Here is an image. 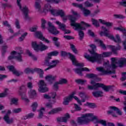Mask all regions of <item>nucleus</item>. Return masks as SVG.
<instances>
[{"label": "nucleus", "mask_w": 126, "mask_h": 126, "mask_svg": "<svg viewBox=\"0 0 126 126\" xmlns=\"http://www.w3.org/2000/svg\"><path fill=\"white\" fill-rule=\"evenodd\" d=\"M27 35H28V33H27V32L24 33L23 34L21 35V37H19V42H22L23 41H24V39H25L26 36H27Z\"/></svg>", "instance_id": "58836bf2"}, {"label": "nucleus", "mask_w": 126, "mask_h": 126, "mask_svg": "<svg viewBox=\"0 0 126 126\" xmlns=\"http://www.w3.org/2000/svg\"><path fill=\"white\" fill-rule=\"evenodd\" d=\"M49 89L47 87V85L45 84L44 80H40L39 81L38 91L41 93H45L48 92Z\"/></svg>", "instance_id": "ddd939ff"}, {"label": "nucleus", "mask_w": 126, "mask_h": 126, "mask_svg": "<svg viewBox=\"0 0 126 126\" xmlns=\"http://www.w3.org/2000/svg\"><path fill=\"white\" fill-rule=\"evenodd\" d=\"M74 99H75V100H76V101H77V103H78V104H79V105H80L81 106L82 105V103H84V102H85V100L84 99H82V100H79V98H78V97H77V96H74Z\"/></svg>", "instance_id": "a18cd8bd"}, {"label": "nucleus", "mask_w": 126, "mask_h": 126, "mask_svg": "<svg viewBox=\"0 0 126 126\" xmlns=\"http://www.w3.org/2000/svg\"><path fill=\"white\" fill-rule=\"evenodd\" d=\"M27 93V88L25 85H22L19 88V94L22 97V99L25 102V103H29L30 100L27 98V95L26 93Z\"/></svg>", "instance_id": "6e6552de"}, {"label": "nucleus", "mask_w": 126, "mask_h": 126, "mask_svg": "<svg viewBox=\"0 0 126 126\" xmlns=\"http://www.w3.org/2000/svg\"><path fill=\"white\" fill-rule=\"evenodd\" d=\"M15 24L16 28L18 29L20 28V24H19V20H18V19L15 20Z\"/></svg>", "instance_id": "e2e57ef3"}, {"label": "nucleus", "mask_w": 126, "mask_h": 126, "mask_svg": "<svg viewBox=\"0 0 126 126\" xmlns=\"http://www.w3.org/2000/svg\"><path fill=\"white\" fill-rule=\"evenodd\" d=\"M28 93L30 98L31 99H35L37 97V92L35 90H30Z\"/></svg>", "instance_id": "c85d7f7f"}, {"label": "nucleus", "mask_w": 126, "mask_h": 126, "mask_svg": "<svg viewBox=\"0 0 126 126\" xmlns=\"http://www.w3.org/2000/svg\"><path fill=\"white\" fill-rule=\"evenodd\" d=\"M52 40L54 41V44L56 47H59L60 46H61V43L60 42L58 41V38L57 37H53Z\"/></svg>", "instance_id": "79ce46f5"}, {"label": "nucleus", "mask_w": 126, "mask_h": 126, "mask_svg": "<svg viewBox=\"0 0 126 126\" xmlns=\"http://www.w3.org/2000/svg\"><path fill=\"white\" fill-rule=\"evenodd\" d=\"M35 37L39 38V39H40V40H41L42 41H44V42H45V43H47V44L51 43V41H50V40L47 39V38H45L44 36H43V34H42V32H36L35 33Z\"/></svg>", "instance_id": "412c9836"}, {"label": "nucleus", "mask_w": 126, "mask_h": 126, "mask_svg": "<svg viewBox=\"0 0 126 126\" xmlns=\"http://www.w3.org/2000/svg\"><path fill=\"white\" fill-rule=\"evenodd\" d=\"M34 71H36L38 73L40 78H43L44 77V71L42 69L39 68H34Z\"/></svg>", "instance_id": "7c9ffc66"}, {"label": "nucleus", "mask_w": 126, "mask_h": 126, "mask_svg": "<svg viewBox=\"0 0 126 126\" xmlns=\"http://www.w3.org/2000/svg\"><path fill=\"white\" fill-rule=\"evenodd\" d=\"M73 70L80 76H82V71H90L87 67H80L73 69Z\"/></svg>", "instance_id": "a211bd4d"}, {"label": "nucleus", "mask_w": 126, "mask_h": 126, "mask_svg": "<svg viewBox=\"0 0 126 126\" xmlns=\"http://www.w3.org/2000/svg\"><path fill=\"white\" fill-rule=\"evenodd\" d=\"M27 53L30 57H31L33 61H37V58L35 56L33 55V54H32V53L30 52V51H28Z\"/></svg>", "instance_id": "5fc2aeb1"}, {"label": "nucleus", "mask_w": 126, "mask_h": 126, "mask_svg": "<svg viewBox=\"0 0 126 126\" xmlns=\"http://www.w3.org/2000/svg\"><path fill=\"white\" fill-rule=\"evenodd\" d=\"M87 81L86 80L83 79H77L75 80V82L78 84H85L86 83Z\"/></svg>", "instance_id": "8fccbe9b"}, {"label": "nucleus", "mask_w": 126, "mask_h": 126, "mask_svg": "<svg viewBox=\"0 0 126 126\" xmlns=\"http://www.w3.org/2000/svg\"><path fill=\"white\" fill-rule=\"evenodd\" d=\"M121 1L119 2L120 5L126 7V0H121Z\"/></svg>", "instance_id": "338daca9"}, {"label": "nucleus", "mask_w": 126, "mask_h": 126, "mask_svg": "<svg viewBox=\"0 0 126 126\" xmlns=\"http://www.w3.org/2000/svg\"><path fill=\"white\" fill-rule=\"evenodd\" d=\"M92 94L94 97H103V92L101 91L93 92Z\"/></svg>", "instance_id": "473e14b6"}, {"label": "nucleus", "mask_w": 126, "mask_h": 126, "mask_svg": "<svg viewBox=\"0 0 126 126\" xmlns=\"http://www.w3.org/2000/svg\"><path fill=\"white\" fill-rule=\"evenodd\" d=\"M10 113H11V112L10 110L8 111L7 114L4 116L3 118L4 121H5L6 124H8V125L13 123V118H9V115H10Z\"/></svg>", "instance_id": "aec40b11"}, {"label": "nucleus", "mask_w": 126, "mask_h": 126, "mask_svg": "<svg viewBox=\"0 0 126 126\" xmlns=\"http://www.w3.org/2000/svg\"><path fill=\"white\" fill-rule=\"evenodd\" d=\"M68 119H69V114H66L64 117H58L57 118V122H59L60 123H66Z\"/></svg>", "instance_id": "bb28decb"}, {"label": "nucleus", "mask_w": 126, "mask_h": 126, "mask_svg": "<svg viewBox=\"0 0 126 126\" xmlns=\"http://www.w3.org/2000/svg\"><path fill=\"white\" fill-rule=\"evenodd\" d=\"M37 107H38V103L37 102H34L32 103V112H35V111L37 110Z\"/></svg>", "instance_id": "a19ab883"}, {"label": "nucleus", "mask_w": 126, "mask_h": 126, "mask_svg": "<svg viewBox=\"0 0 126 126\" xmlns=\"http://www.w3.org/2000/svg\"><path fill=\"white\" fill-rule=\"evenodd\" d=\"M48 54H49V56H51V57L52 56L54 57H57V56L59 55V52H58V51H54Z\"/></svg>", "instance_id": "603ef678"}, {"label": "nucleus", "mask_w": 126, "mask_h": 126, "mask_svg": "<svg viewBox=\"0 0 126 126\" xmlns=\"http://www.w3.org/2000/svg\"><path fill=\"white\" fill-rule=\"evenodd\" d=\"M101 85L102 86L99 87H102L103 90H104V91H106V92H108V91H109V90H110V89H111V88H112V87H111L110 86H104V85L102 84Z\"/></svg>", "instance_id": "49530a36"}, {"label": "nucleus", "mask_w": 126, "mask_h": 126, "mask_svg": "<svg viewBox=\"0 0 126 126\" xmlns=\"http://www.w3.org/2000/svg\"><path fill=\"white\" fill-rule=\"evenodd\" d=\"M90 83L93 86L88 85V89L89 90H97L99 87H102V84L95 83L94 80H92Z\"/></svg>", "instance_id": "4468645a"}, {"label": "nucleus", "mask_w": 126, "mask_h": 126, "mask_svg": "<svg viewBox=\"0 0 126 126\" xmlns=\"http://www.w3.org/2000/svg\"><path fill=\"white\" fill-rule=\"evenodd\" d=\"M81 27V29L77 30H75L76 31L79 32V36L80 37V40H82L83 37H84V32H82V30H85V27H90V25L84 23V22H81V24H79Z\"/></svg>", "instance_id": "9d476101"}, {"label": "nucleus", "mask_w": 126, "mask_h": 126, "mask_svg": "<svg viewBox=\"0 0 126 126\" xmlns=\"http://www.w3.org/2000/svg\"><path fill=\"white\" fill-rule=\"evenodd\" d=\"M51 60H52V57L49 56V54H47V57H46L44 60V64L46 65H48V64L51 63Z\"/></svg>", "instance_id": "72a5a7b5"}, {"label": "nucleus", "mask_w": 126, "mask_h": 126, "mask_svg": "<svg viewBox=\"0 0 126 126\" xmlns=\"http://www.w3.org/2000/svg\"><path fill=\"white\" fill-rule=\"evenodd\" d=\"M123 67L126 66V59L125 58L116 59V58H111V64L110 65L109 61L104 62L103 67H98L96 68L97 71L102 73V74H115V68Z\"/></svg>", "instance_id": "f257e3e1"}, {"label": "nucleus", "mask_w": 126, "mask_h": 126, "mask_svg": "<svg viewBox=\"0 0 126 126\" xmlns=\"http://www.w3.org/2000/svg\"><path fill=\"white\" fill-rule=\"evenodd\" d=\"M90 47L91 48L92 51L89 50V52L92 54V56H90L89 55L87 54V53H85L84 57L90 62H91V63H95L96 62L97 63H102V62L103 61L102 57L103 58H108L112 55V52H103L102 54L98 55L95 52V51H96V45L91 44L90 45Z\"/></svg>", "instance_id": "f03ea898"}, {"label": "nucleus", "mask_w": 126, "mask_h": 126, "mask_svg": "<svg viewBox=\"0 0 126 126\" xmlns=\"http://www.w3.org/2000/svg\"><path fill=\"white\" fill-rule=\"evenodd\" d=\"M114 17H115V18H119V19H123V18H124V16H123L122 15L114 14Z\"/></svg>", "instance_id": "774afa93"}, {"label": "nucleus", "mask_w": 126, "mask_h": 126, "mask_svg": "<svg viewBox=\"0 0 126 126\" xmlns=\"http://www.w3.org/2000/svg\"><path fill=\"white\" fill-rule=\"evenodd\" d=\"M34 8L39 13H43L41 2L39 1H36L34 4Z\"/></svg>", "instance_id": "393cba45"}, {"label": "nucleus", "mask_w": 126, "mask_h": 126, "mask_svg": "<svg viewBox=\"0 0 126 126\" xmlns=\"http://www.w3.org/2000/svg\"><path fill=\"white\" fill-rule=\"evenodd\" d=\"M79 96L81 98H86V94H85V93L83 92H79Z\"/></svg>", "instance_id": "13d9d810"}, {"label": "nucleus", "mask_w": 126, "mask_h": 126, "mask_svg": "<svg viewBox=\"0 0 126 126\" xmlns=\"http://www.w3.org/2000/svg\"><path fill=\"white\" fill-rule=\"evenodd\" d=\"M53 9L52 8V6L50 4L47 3L45 4L43 8V10H42L43 12H44L45 13H47V12H48V11L51 12V10H52Z\"/></svg>", "instance_id": "c756f323"}, {"label": "nucleus", "mask_w": 126, "mask_h": 126, "mask_svg": "<svg viewBox=\"0 0 126 126\" xmlns=\"http://www.w3.org/2000/svg\"><path fill=\"white\" fill-rule=\"evenodd\" d=\"M114 30H117V31H120L121 32H123L126 35V30L122 27H115L114 28Z\"/></svg>", "instance_id": "f704fd0d"}, {"label": "nucleus", "mask_w": 126, "mask_h": 126, "mask_svg": "<svg viewBox=\"0 0 126 126\" xmlns=\"http://www.w3.org/2000/svg\"><path fill=\"white\" fill-rule=\"evenodd\" d=\"M82 10H83V12L85 16H88V15H89V14H90V13H91L90 10H89L84 7Z\"/></svg>", "instance_id": "37998d69"}, {"label": "nucleus", "mask_w": 126, "mask_h": 126, "mask_svg": "<svg viewBox=\"0 0 126 126\" xmlns=\"http://www.w3.org/2000/svg\"><path fill=\"white\" fill-rule=\"evenodd\" d=\"M32 48L34 49V51L38 52V51H45L48 49V46L43 44L42 42H40L39 44H37L36 41H33L32 43Z\"/></svg>", "instance_id": "1a4fd4ad"}, {"label": "nucleus", "mask_w": 126, "mask_h": 126, "mask_svg": "<svg viewBox=\"0 0 126 126\" xmlns=\"http://www.w3.org/2000/svg\"><path fill=\"white\" fill-rule=\"evenodd\" d=\"M58 83L60 85L66 84V83H67V80L66 79L62 78L59 81Z\"/></svg>", "instance_id": "de8ad7c7"}, {"label": "nucleus", "mask_w": 126, "mask_h": 126, "mask_svg": "<svg viewBox=\"0 0 126 126\" xmlns=\"http://www.w3.org/2000/svg\"><path fill=\"white\" fill-rule=\"evenodd\" d=\"M72 5L75 7H77L78 8H79V9H81V10H82L84 8L82 4H79L78 3H73Z\"/></svg>", "instance_id": "e433bc0d"}, {"label": "nucleus", "mask_w": 126, "mask_h": 126, "mask_svg": "<svg viewBox=\"0 0 126 126\" xmlns=\"http://www.w3.org/2000/svg\"><path fill=\"white\" fill-rule=\"evenodd\" d=\"M15 50L16 51H13L11 53V55L8 57V60H10L13 59L18 61V62H23L22 60V54H23V50L21 48V47H16Z\"/></svg>", "instance_id": "20e7f679"}, {"label": "nucleus", "mask_w": 126, "mask_h": 126, "mask_svg": "<svg viewBox=\"0 0 126 126\" xmlns=\"http://www.w3.org/2000/svg\"><path fill=\"white\" fill-rule=\"evenodd\" d=\"M70 47L72 51L73 52V53H74V54H77L78 52L77 50H76V48H75V46H74V45L70 44Z\"/></svg>", "instance_id": "864d4df0"}, {"label": "nucleus", "mask_w": 126, "mask_h": 126, "mask_svg": "<svg viewBox=\"0 0 126 126\" xmlns=\"http://www.w3.org/2000/svg\"><path fill=\"white\" fill-rule=\"evenodd\" d=\"M94 42H96L98 44H99L100 47L101 48V49H103V50H106L107 48H111L112 50V52L114 54H117V51L121 50V46H118V47H115L112 45L106 46V45L104 44V42H103L102 40H100L99 38H95L94 39Z\"/></svg>", "instance_id": "0eeeda50"}, {"label": "nucleus", "mask_w": 126, "mask_h": 126, "mask_svg": "<svg viewBox=\"0 0 126 126\" xmlns=\"http://www.w3.org/2000/svg\"><path fill=\"white\" fill-rule=\"evenodd\" d=\"M50 12L51 14H52V15H54V16H58V15L62 16L63 14V10L52 9L51 10Z\"/></svg>", "instance_id": "4be33fe9"}, {"label": "nucleus", "mask_w": 126, "mask_h": 126, "mask_svg": "<svg viewBox=\"0 0 126 126\" xmlns=\"http://www.w3.org/2000/svg\"><path fill=\"white\" fill-rule=\"evenodd\" d=\"M56 24H57V25H58L59 29H61V30H62V31H64L65 29H66V26H65V25H64L59 21H56Z\"/></svg>", "instance_id": "2f4dec72"}, {"label": "nucleus", "mask_w": 126, "mask_h": 126, "mask_svg": "<svg viewBox=\"0 0 126 126\" xmlns=\"http://www.w3.org/2000/svg\"><path fill=\"white\" fill-rule=\"evenodd\" d=\"M61 16V17H62L64 22L66 21L67 19H69V20H70L71 21V26L75 27L74 28V30H80V29H81L79 23L75 22L76 18L73 17V16L70 15L66 16L64 14V12L63 11V15Z\"/></svg>", "instance_id": "39448f33"}, {"label": "nucleus", "mask_w": 126, "mask_h": 126, "mask_svg": "<svg viewBox=\"0 0 126 126\" xmlns=\"http://www.w3.org/2000/svg\"><path fill=\"white\" fill-rule=\"evenodd\" d=\"M84 5L85 7H92L94 6V4L92 3H91L88 0H87L85 2H84Z\"/></svg>", "instance_id": "4c0bfd02"}, {"label": "nucleus", "mask_w": 126, "mask_h": 126, "mask_svg": "<svg viewBox=\"0 0 126 126\" xmlns=\"http://www.w3.org/2000/svg\"><path fill=\"white\" fill-rule=\"evenodd\" d=\"M56 100L54 99L52 100H50V102L46 104L47 108H53V105L56 103Z\"/></svg>", "instance_id": "c9c22d12"}, {"label": "nucleus", "mask_w": 126, "mask_h": 126, "mask_svg": "<svg viewBox=\"0 0 126 126\" xmlns=\"http://www.w3.org/2000/svg\"><path fill=\"white\" fill-rule=\"evenodd\" d=\"M84 106H88V107H90V108H94L95 106V104L93 103H89L87 102L86 104H84Z\"/></svg>", "instance_id": "680f3d73"}, {"label": "nucleus", "mask_w": 126, "mask_h": 126, "mask_svg": "<svg viewBox=\"0 0 126 126\" xmlns=\"http://www.w3.org/2000/svg\"><path fill=\"white\" fill-rule=\"evenodd\" d=\"M86 76L88 78H96L97 77V75L94 74H87Z\"/></svg>", "instance_id": "6e6d98bb"}, {"label": "nucleus", "mask_w": 126, "mask_h": 126, "mask_svg": "<svg viewBox=\"0 0 126 126\" xmlns=\"http://www.w3.org/2000/svg\"><path fill=\"white\" fill-rule=\"evenodd\" d=\"M56 96H57L56 93H51L49 94H44L45 99H50L51 101H52V100H56Z\"/></svg>", "instance_id": "b1692460"}, {"label": "nucleus", "mask_w": 126, "mask_h": 126, "mask_svg": "<svg viewBox=\"0 0 126 126\" xmlns=\"http://www.w3.org/2000/svg\"><path fill=\"white\" fill-rule=\"evenodd\" d=\"M59 63H60V61H59V60H55L51 61L47 66H48V67L46 68L45 69V71H47V70H49V69H52V68H55V67H56V66L58 65Z\"/></svg>", "instance_id": "f3484780"}, {"label": "nucleus", "mask_w": 126, "mask_h": 126, "mask_svg": "<svg viewBox=\"0 0 126 126\" xmlns=\"http://www.w3.org/2000/svg\"><path fill=\"white\" fill-rule=\"evenodd\" d=\"M96 119L97 117L94 116L93 113H86L83 114L81 117H78L77 122L79 125H86L89 122Z\"/></svg>", "instance_id": "7ed1b4c3"}, {"label": "nucleus", "mask_w": 126, "mask_h": 126, "mask_svg": "<svg viewBox=\"0 0 126 126\" xmlns=\"http://www.w3.org/2000/svg\"><path fill=\"white\" fill-rule=\"evenodd\" d=\"M38 112H39L38 119H42V118H43L44 112H45V108H41L40 110L38 111Z\"/></svg>", "instance_id": "ea45409f"}, {"label": "nucleus", "mask_w": 126, "mask_h": 126, "mask_svg": "<svg viewBox=\"0 0 126 126\" xmlns=\"http://www.w3.org/2000/svg\"><path fill=\"white\" fill-rule=\"evenodd\" d=\"M11 102L12 104L14 105H17V103L18 102V98H13L11 99Z\"/></svg>", "instance_id": "052dcab7"}, {"label": "nucleus", "mask_w": 126, "mask_h": 126, "mask_svg": "<svg viewBox=\"0 0 126 126\" xmlns=\"http://www.w3.org/2000/svg\"><path fill=\"white\" fill-rule=\"evenodd\" d=\"M102 29L104 32H100V36H103V35H105V36H106V37H108L110 39L112 40V41H114L115 42V43H118V44H120V43L122 42V40H121V37H120V35L119 34H116L115 38L113 36L110 35L109 33V30L106 28V27H102Z\"/></svg>", "instance_id": "423d86ee"}, {"label": "nucleus", "mask_w": 126, "mask_h": 126, "mask_svg": "<svg viewBox=\"0 0 126 126\" xmlns=\"http://www.w3.org/2000/svg\"><path fill=\"white\" fill-rule=\"evenodd\" d=\"M68 55L69 56L71 61H72V63L74 65H76V66H84V64H83V63H79L78 62L76 61L75 56H74V55L71 54V53H68Z\"/></svg>", "instance_id": "2eb2a0df"}, {"label": "nucleus", "mask_w": 126, "mask_h": 126, "mask_svg": "<svg viewBox=\"0 0 126 126\" xmlns=\"http://www.w3.org/2000/svg\"><path fill=\"white\" fill-rule=\"evenodd\" d=\"M46 23H47V21L46 20L44 19H41V28L42 29H45L46 28Z\"/></svg>", "instance_id": "3c124183"}, {"label": "nucleus", "mask_w": 126, "mask_h": 126, "mask_svg": "<svg viewBox=\"0 0 126 126\" xmlns=\"http://www.w3.org/2000/svg\"><path fill=\"white\" fill-rule=\"evenodd\" d=\"M75 94V93L73 92L69 96L65 97L64 98V101L63 102V105H68V103L72 101V99L74 98V95Z\"/></svg>", "instance_id": "6ab92c4d"}, {"label": "nucleus", "mask_w": 126, "mask_h": 126, "mask_svg": "<svg viewBox=\"0 0 126 126\" xmlns=\"http://www.w3.org/2000/svg\"><path fill=\"white\" fill-rule=\"evenodd\" d=\"M46 1L48 2H52V3H59L60 0H45Z\"/></svg>", "instance_id": "bf43d9fd"}, {"label": "nucleus", "mask_w": 126, "mask_h": 126, "mask_svg": "<svg viewBox=\"0 0 126 126\" xmlns=\"http://www.w3.org/2000/svg\"><path fill=\"white\" fill-rule=\"evenodd\" d=\"M60 112H62V108L58 107L56 108H54L50 110L49 112L47 113V115H49V116H52V115L58 114V113H60Z\"/></svg>", "instance_id": "a878e982"}, {"label": "nucleus", "mask_w": 126, "mask_h": 126, "mask_svg": "<svg viewBox=\"0 0 126 126\" xmlns=\"http://www.w3.org/2000/svg\"><path fill=\"white\" fill-rule=\"evenodd\" d=\"M20 1H21V0H17V3L20 8V9H21V10L25 14V16L24 17V19L25 20H27L29 19V17L28 16V12H29V10L28 9V7H27L26 6L22 7L21 4H20Z\"/></svg>", "instance_id": "9b49d317"}, {"label": "nucleus", "mask_w": 126, "mask_h": 126, "mask_svg": "<svg viewBox=\"0 0 126 126\" xmlns=\"http://www.w3.org/2000/svg\"><path fill=\"white\" fill-rule=\"evenodd\" d=\"M45 80H46V81L50 83V84H52V83H53V81L57 79V76L53 75H48L45 77Z\"/></svg>", "instance_id": "5701e85b"}, {"label": "nucleus", "mask_w": 126, "mask_h": 126, "mask_svg": "<svg viewBox=\"0 0 126 126\" xmlns=\"http://www.w3.org/2000/svg\"><path fill=\"white\" fill-rule=\"evenodd\" d=\"M92 22L93 25L95 26V27H99V26H100V24H99V22H98V20L95 19H92Z\"/></svg>", "instance_id": "c03bdc74"}, {"label": "nucleus", "mask_w": 126, "mask_h": 126, "mask_svg": "<svg viewBox=\"0 0 126 126\" xmlns=\"http://www.w3.org/2000/svg\"><path fill=\"white\" fill-rule=\"evenodd\" d=\"M22 109L21 108H15L13 109L12 112L14 114H18V113L21 112Z\"/></svg>", "instance_id": "4d7b16f0"}, {"label": "nucleus", "mask_w": 126, "mask_h": 126, "mask_svg": "<svg viewBox=\"0 0 126 126\" xmlns=\"http://www.w3.org/2000/svg\"><path fill=\"white\" fill-rule=\"evenodd\" d=\"M98 123L99 124H100L102 126H107V122L105 120H99L98 121Z\"/></svg>", "instance_id": "0e129e2a"}, {"label": "nucleus", "mask_w": 126, "mask_h": 126, "mask_svg": "<svg viewBox=\"0 0 126 126\" xmlns=\"http://www.w3.org/2000/svg\"><path fill=\"white\" fill-rule=\"evenodd\" d=\"M48 24V30L49 33H51V34H54V35H56V34H59V33H60V32L57 30V29L51 22H49Z\"/></svg>", "instance_id": "dca6fc26"}, {"label": "nucleus", "mask_w": 126, "mask_h": 126, "mask_svg": "<svg viewBox=\"0 0 126 126\" xmlns=\"http://www.w3.org/2000/svg\"><path fill=\"white\" fill-rule=\"evenodd\" d=\"M25 73H30V72H32V73H33V72H34L35 69H32L31 68H27L25 69Z\"/></svg>", "instance_id": "09e8293b"}, {"label": "nucleus", "mask_w": 126, "mask_h": 126, "mask_svg": "<svg viewBox=\"0 0 126 126\" xmlns=\"http://www.w3.org/2000/svg\"><path fill=\"white\" fill-rule=\"evenodd\" d=\"M109 109H110V110L107 111V114H108V115H112L113 117H117V115L114 113V111H115L118 115L122 116V113L120 111V109H119L118 107L115 106H110Z\"/></svg>", "instance_id": "f8f14e48"}, {"label": "nucleus", "mask_w": 126, "mask_h": 126, "mask_svg": "<svg viewBox=\"0 0 126 126\" xmlns=\"http://www.w3.org/2000/svg\"><path fill=\"white\" fill-rule=\"evenodd\" d=\"M74 108H75V111H81L82 110L81 107H80V106L77 105V104H74Z\"/></svg>", "instance_id": "69168bd1"}, {"label": "nucleus", "mask_w": 126, "mask_h": 126, "mask_svg": "<svg viewBox=\"0 0 126 126\" xmlns=\"http://www.w3.org/2000/svg\"><path fill=\"white\" fill-rule=\"evenodd\" d=\"M7 68L9 70H10V71H12V72H13V74H15V75H16L17 76H19V75H20L19 72L16 70L13 65H9L7 66Z\"/></svg>", "instance_id": "cd10ccee"}]
</instances>
